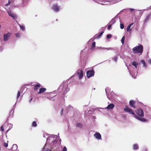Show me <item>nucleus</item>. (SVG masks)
I'll use <instances>...</instances> for the list:
<instances>
[{
    "label": "nucleus",
    "mask_w": 151,
    "mask_h": 151,
    "mask_svg": "<svg viewBox=\"0 0 151 151\" xmlns=\"http://www.w3.org/2000/svg\"><path fill=\"white\" fill-rule=\"evenodd\" d=\"M58 137L59 138V137L57 135L49 134L46 139L47 144L52 141L50 144L49 146L53 151H57L58 148V145L61 143V139H58Z\"/></svg>",
    "instance_id": "f257e3e1"
},
{
    "label": "nucleus",
    "mask_w": 151,
    "mask_h": 151,
    "mask_svg": "<svg viewBox=\"0 0 151 151\" xmlns=\"http://www.w3.org/2000/svg\"><path fill=\"white\" fill-rule=\"evenodd\" d=\"M58 89L63 95L66 94L70 90V88L68 87V82L63 81L58 87Z\"/></svg>",
    "instance_id": "f03ea898"
},
{
    "label": "nucleus",
    "mask_w": 151,
    "mask_h": 151,
    "mask_svg": "<svg viewBox=\"0 0 151 151\" xmlns=\"http://www.w3.org/2000/svg\"><path fill=\"white\" fill-rule=\"evenodd\" d=\"M138 46H137L132 49L133 52L136 53H139L140 55L142 54L143 52V47L142 45L138 44Z\"/></svg>",
    "instance_id": "7ed1b4c3"
},
{
    "label": "nucleus",
    "mask_w": 151,
    "mask_h": 151,
    "mask_svg": "<svg viewBox=\"0 0 151 151\" xmlns=\"http://www.w3.org/2000/svg\"><path fill=\"white\" fill-rule=\"evenodd\" d=\"M135 112L138 116L141 117H143L144 116V114L143 110L141 108H138L136 111Z\"/></svg>",
    "instance_id": "20e7f679"
},
{
    "label": "nucleus",
    "mask_w": 151,
    "mask_h": 151,
    "mask_svg": "<svg viewBox=\"0 0 151 151\" xmlns=\"http://www.w3.org/2000/svg\"><path fill=\"white\" fill-rule=\"evenodd\" d=\"M95 72L93 70H88L86 72V76L88 78L93 76L94 75Z\"/></svg>",
    "instance_id": "39448f33"
},
{
    "label": "nucleus",
    "mask_w": 151,
    "mask_h": 151,
    "mask_svg": "<svg viewBox=\"0 0 151 151\" xmlns=\"http://www.w3.org/2000/svg\"><path fill=\"white\" fill-rule=\"evenodd\" d=\"M124 111L126 112H128L129 114H131L134 116V117L136 114L134 112L133 110L129 108L128 106H127L124 109Z\"/></svg>",
    "instance_id": "423d86ee"
},
{
    "label": "nucleus",
    "mask_w": 151,
    "mask_h": 151,
    "mask_svg": "<svg viewBox=\"0 0 151 151\" xmlns=\"http://www.w3.org/2000/svg\"><path fill=\"white\" fill-rule=\"evenodd\" d=\"M114 106L113 104H109L108 105V106H107L106 108H97V110H98L99 111L101 112L100 110H99V109H103V110L105 109H112L114 108Z\"/></svg>",
    "instance_id": "0eeeda50"
},
{
    "label": "nucleus",
    "mask_w": 151,
    "mask_h": 151,
    "mask_svg": "<svg viewBox=\"0 0 151 151\" xmlns=\"http://www.w3.org/2000/svg\"><path fill=\"white\" fill-rule=\"evenodd\" d=\"M12 33L10 32H8L7 33L3 35L4 40V41H7L11 36Z\"/></svg>",
    "instance_id": "6e6552de"
},
{
    "label": "nucleus",
    "mask_w": 151,
    "mask_h": 151,
    "mask_svg": "<svg viewBox=\"0 0 151 151\" xmlns=\"http://www.w3.org/2000/svg\"><path fill=\"white\" fill-rule=\"evenodd\" d=\"M52 9L55 12H58L60 10L59 7L57 4H53L52 7Z\"/></svg>",
    "instance_id": "1a4fd4ad"
},
{
    "label": "nucleus",
    "mask_w": 151,
    "mask_h": 151,
    "mask_svg": "<svg viewBox=\"0 0 151 151\" xmlns=\"http://www.w3.org/2000/svg\"><path fill=\"white\" fill-rule=\"evenodd\" d=\"M76 73L78 76V77L80 79H81L83 77V72L82 70L79 69L78 70Z\"/></svg>",
    "instance_id": "9d476101"
},
{
    "label": "nucleus",
    "mask_w": 151,
    "mask_h": 151,
    "mask_svg": "<svg viewBox=\"0 0 151 151\" xmlns=\"http://www.w3.org/2000/svg\"><path fill=\"white\" fill-rule=\"evenodd\" d=\"M127 68L129 70V72L130 75L132 76V78H135L137 76V72L136 71H134L132 70L130 71L128 67Z\"/></svg>",
    "instance_id": "9b49d317"
},
{
    "label": "nucleus",
    "mask_w": 151,
    "mask_h": 151,
    "mask_svg": "<svg viewBox=\"0 0 151 151\" xmlns=\"http://www.w3.org/2000/svg\"><path fill=\"white\" fill-rule=\"evenodd\" d=\"M134 117L138 120L142 122H146L147 121L146 119L143 118L142 117H141L139 116H138L136 115H135Z\"/></svg>",
    "instance_id": "f8f14e48"
},
{
    "label": "nucleus",
    "mask_w": 151,
    "mask_h": 151,
    "mask_svg": "<svg viewBox=\"0 0 151 151\" xmlns=\"http://www.w3.org/2000/svg\"><path fill=\"white\" fill-rule=\"evenodd\" d=\"M93 136L98 140H99L102 139L101 135L99 132H96L94 134Z\"/></svg>",
    "instance_id": "ddd939ff"
},
{
    "label": "nucleus",
    "mask_w": 151,
    "mask_h": 151,
    "mask_svg": "<svg viewBox=\"0 0 151 151\" xmlns=\"http://www.w3.org/2000/svg\"><path fill=\"white\" fill-rule=\"evenodd\" d=\"M7 12L9 16L12 17L13 19H15L17 18V16L15 14L13 13L11 11H8Z\"/></svg>",
    "instance_id": "4468645a"
},
{
    "label": "nucleus",
    "mask_w": 151,
    "mask_h": 151,
    "mask_svg": "<svg viewBox=\"0 0 151 151\" xmlns=\"http://www.w3.org/2000/svg\"><path fill=\"white\" fill-rule=\"evenodd\" d=\"M47 143H46L44 146V147L42 148L41 151H52L51 149L48 148L47 147Z\"/></svg>",
    "instance_id": "2eb2a0df"
},
{
    "label": "nucleus",
    "mask_w": 151,
    "mask_h": 151,
    "mask_svg": "<svg viewBox=\"0 0 151 151\" xmlns=\"http://www.w3.org/2000/svg\"><path fill=\"white\" fill-rule=\"evenodd\" d=\"M150 16L151 14H149L148 15L146 16L144 20V24H145L146 23H147L149 21V20L150 19Z\"/></svg>",
    "instance_id": "dca6fc26"
},
{
    "label": "nucleus",
    "mask_w": 151,
    "mask_h": 151,
    "mask_svg": "<svg viewBox=\"0 0 151 151\" xmlns=\"http://www.w3.org/2000/svg\"><path fill=\"white\" fill-rule=\"evenodd\" d=\"M133 23H132L129 24L127 28V32H131L132 29L130 28L131 26L133 24Z\"/></svg>",
    "instance_id": "f3484780"
},
{
    "label": "nucleus",
    "mask_w": 151,
    "mask_h": 151,
    "mask_svg": "<svg viewBox=\"0 0 151 151\" xmlns=\"http://www.w3.org/2000/svg\"><path fill=\"white\" fill-rule=\"evenodd\" d=\"M104 31H102L101 33H100V34L97 36V35H96L94 36V38L95 39H99L100 38L101 36L102 35V34H103V33H104Z\"/></svg>",
    "instance_id": "a211bd4d"
},
{
    "label": "nucleus",
    "mask_w": 151,
    "mask_h": 151,
    "mask_svg": "<svg viewBox=\"0 0 151 151\" xmlns=\"http://www.w3.org/2000/svg\"><path fill=\"white\" fill-rule=\"evenodd\" d=\"M139 149V145L137 144H135L133 145V149L134 150H137Z\"/></svg>",
    "instance_id": "6ab92c4d"
},
{
    "label": "nucleus",
    "mask_w": 151,
    "mask_h": 151,
    "mask_svg": "<svg viewBox=\"0 0 151 151\" xmlns=\"http://www.w3.org/2000/svg\"><path fill=\"white\" fill-rule=\"evenodd\" d=\"M135 101L133 100H131L129 102V104L131 106L134 108H135V106H134Z\"/></svg>",
    "instance_id": "aec40b11"
},
{
    "label": "nucleus",
    "mask_w": 151,
    "mask_h": 151,
    "mask_svg": "<svg viewBox=\"0 0 151 151\" xmlns=\"http://www.w3.org/2000/svg\"><path fill=\"white\" fill-rule=\"evenodd\" d=\"M46 90V89L45 88H40L39 90V91L38 93L39 94L42 93Z\"/></svg>",
    "instance_id": "412c9836"
},
{
    "label": "nucleus",
    "mask_w": 151,
    "mask_h": 151,
    "mask_svg": "<svg viewBox=\"0 0 151 151\" xmlns=\"http://www.w3.org/2000/svg\"><path fill=\"white\" fill-rule=\"evenodd\" d=\"M140 63L143 64V67L145 68H147V66L146 63L145 61L143 60H140Z\"/></svg>",
    "instance_id": "4be33fe9"
},
{
    "label": "nucleus",
    "mask_w": 151,
    "mask_h": 151,
    "mask_svg": "<svg viewBox=\"0 0 151 151\" xmlns=\"http://www.w3.org/2000/svg\"><path fill=\"white\" fill-rule=\"evenodd\" d=\"M132 65L134 66L135 68L137 69V67H138V64L137 63L136 61H133L132 63Z\"/></svg>",
    "instance_id": "5701e85b"
},
{
    "label": "nucleus",
    "mask_w": 151,
    "mask_h": 151,
    "mask_svg": "<svg viewBox=\"0 0 151 151\" xmlns=\"http://www.w3.org/2000/svg\"><path fill=\"white\" fill-rule=\"evenodd\" d=\"M18 25L19 26L20 29H22V30L24 31L25 30V27L24 25H21L19 23H18Z\"/></svg>",
    "instance_id": "b1692460"
},
{
    "label": "nucleus",
    "mask_w": 151,
    "mask_h": 151,
    "mask_svg": "<svg viewBox=\"0 0 151 151\" xmlns=\"http://www.w3.org/2000/svg\"><path fill=\"white\" fill-rule=\"evenodd\" d=\"M67 110L68 111H72L73 110V107L71 105H69L67 107Z\"/></svg>",
    "instance_id": "393cba45"
},
{
    "label": "nucleus",
    "mask_w": 151,
    "mask_h": 151,
    "mask_svg": "<svg viewBox=\"0 0 151 151\" xmlns=\"http://www.w3.org/2000/svg\"><path fill=\"white\" fill-rule=\"evenodd\" d=\"M109 91V88L106 87L105 88L106 93V94L107 97L108 99H109V95H109V93H108V91Z\"/></svg>",
    "instance_id": "a878e982"
},
{
    "label": "nucleus",
    "mask_w": 151,
    "mask_h": 151,
    "mask_svg": "<svg viewBox=\"0 0 151 151\" xmlns=\"http://www.w3.org/2000/svg\"><path fill=\"white\" fill-rule=\"evenodd\" d=\"M40 84L39 83L35 85L34 88V90L35 91L37 90L38 89V88L40 87Z\"/></svg>",
    "instance_id": "bb28decb"
},
{
    "label": "nucleus",
    "mask_w": 151,
    "mask_h": 151,
    "mask_svg": "<svg viewBox=\"0 0 151 151\" xmlns=\"http://www.w3.org/2000/svg\"><path fill=\"white\" fill-rule=\"evenodd\" d=\"M76 126L77 127L81 128L83 126L82 124L80 123H77L76 124Z\"/></svg>",
    "instance_id": "cd10ccee"
},
{
    "label": "nucleus",
    "mask_w": 151,
    "mask_h": 151,
    "mask_svg": "<svg viewBox=\"0 0 151 151\" xmlns=\"http://www.w3.org/2000/svg\"><path fill=\"white\" fill-rule=\"evenodd\" d=\"M18 148V146L16 144H14L13 145V147L12 148V149L13 150H16Z\"/></svg>",
    "instance_id": "c85d7f7f"
},
{
    "label": "nucleus",
    "mask_w": 151,
    "mask_h": 151,
    "mask_svg": "<svg viewBox=\"0 0 151 151\" xmlns=\"http://www.w3.org/2000/svg\"><path fill=\"white\" fill-rule=\"evenodd\" d=\"M96 47V42H93L91 46V49H94Z\"/></svg>",
    "instance_id": "c756f323"
},
{
    "label": "nucleus",
    "mask_w": 151,
    "mask_h": 151,
    "mask_svg": "<svg viewBox=\"0 0 151 151\" xmlns=\"http://www.w3.org/2000/svg\"><path fill=\"white\" fill-rule=\"evenodd\" d=\"M118 58V57L117 56H115L114 58H112V59L113 60H114L116 62L117 61V59Z\"/></svg>",
    "instance_id": "7c9ffc66"
},
{
    "label": "nucleus",
    "mask_w": 151,
    "mask_h": 151,
    "mask_svg": "<svg viewBox=\"0 0 151 151\" xmlns=\"http://www.w3.org/2000/svg\"><path fill=\"white\" fill-rule=\"evenodd\" d=\"M37 126L36 122L35 121H33L32 123V126L33 127H36Z\"/></svg>",
    "instance_id": "2f4dec72"
},
{
    "label": "nucleus",
    "mask_w": 151,
    "mask_h": 151,
    "mask_svg": "<svg viewBox=\"0 0 151 151\" xmlns=\"http://www.w3.org/2000/svg\"><path fill=\"white\" fill-rule=\"evenodd\" d=\"M111 22H112V23H111V24H114V23L115 22H116V20H115V19L114 18H112L111 21L110 22V23H111Z\"/></svg>",
    "instance_id": "473e14b6"
},
{
    "label": "nucleus",
    "mask_w": 151,
    "mask_h": 151,
    "mask_svg": "<svg viewBox=\"0 0 151 151\" xmlns=\"http://www.w3.org/2000/svg\"><path fill=\"white\" fill-rule=\"evenodd\" d=\"M11 1H13V0H9L8 3L5 5V6H7L9 5L11 3Z\"/></svg>",
    "instance_id": "72a5a7b5"
},
{
    "label": "nucleus",
    "mask_w": 151,
    "mask_h": 151,
    "mask_svg": "<svg viewBox=\"0 0 151 151\" xmlns=\"http://www.w3.org/2000/svg\"><path fill=\"white\" fill-rule=\"evenodd\" d=\"M15 35L18 38H20L21 37L20 34L19 32L16 33Z\"/></svg>",
    "instance_id": "f704fd0d"
},
{
    "label": "nucleus",
    "mask_w": 151,
    "mask_h": 151,
    "mask_svg": "<svg viewBox=\"0 0 151 151\" xmlns=\"http://www.w3.org/2000/svg\"><path fill=\"white\" fill-rule=\"evenodd\" d=\"M124 40H125V37H124V36L122 38V39L121 40V42L123 44L124 43Z\"/></svg>",
    "instance_id": "c9c22d12"
},
{
    "label": "nucleus",
    "mask_w": 151,
    "mask_h": 151,
    "mask_svg": "<svg viewBox=\"0 0 151 151\" xmlns=\"http://www.w3.org/2000/svg\"><path fill=\"white\" fill-rule=\"evenodd\" d=\"M103 49H104L107 50H113V48H111V47H109V48L103 47Z\"/></svg>",
    "instance_id": "e433bc0d"
},
{
    "label": "nucleus",
    "mask_w": 151,
    "mask_h": 151,
    "mask_svg": "<svg viewBox=\"0 0 151 151\" xmlns=\"http://www.w3.org/2000/svg\"><path fill=\"white\" fill-rule=\"evenodd\" d=\"M20 91H18V92L17 96V100L18 99L20 95Z\"/></svg>",
    "instance_id": "4c0bfd02"
},
{
    "label": "nucleus",
    "mask_w": 151,
    "mask_h": 151,
    "mask_svg": "<svg viewBox=\"0 0 151 151\" xmlns=\"http://www.w3.org/2000/svg\"><path fill=\"white\" fill-rule=\"evenodd\" d=\"M130 10V11L131 12H132L133 11L135 10V9H132V8H129V9H124L123 10Z\"/></svg>",
    "instance_id": "58836bf2"
},
{
    "label": "nucleus",
    "mask_w": 151,
    "mask_h": 151,
    "mask_svg": "<svg viewBox=\"0 0 151 151\" xmlns=\"http://www.w3.org/2000/svg\"><path fill=\"white\" fill-rule=\"evenodd\" d=\"M120 27L121 29H123L124 28V26L123 24H120Z\"/></svg>",
    "instance_id": "ea45409f"
},
{
    "label": "nucleus",
    "mask_w": 151,
    "mask_h": 151,
    "mask_svg": "<svg viewBox=\"0 0 151 151\" xmlns=\"http://www.w3.org/2000/svg\"><path fill=\"white\" fill-rule=\"evenodd\" d=\"M113 0H107V2H113V3H116L117 2V1H114L113 2Z\"/></svg>",
    "instance_id": "a19ab883"
},
{
    "label": "nucleus",
    "mask_w": 151,
    "mask_h": 151,
    "mask_svg": "<svg viewBox=\"0 0 151 151\" xmlns=\"http://www.w3.org/2000/svg\"><path fill=\"white\" fill-rule=\"evenodd\" d=\"M49 134L44 133L43 134V137H44L46 138L47 137L49 136Z\"/></svg>",
    "instance_id": "79ce46f5"
},
{
    "label": "nucleus",
    "mask_w": 151,
    "mask_h": 151,
    "mask_svg": "<svg viewBox=\"0 0 151 151\" xmlns=\"http://www.w3.org/2000/svg\"><path fill=\"white\" fill-rule=\"evenodd\" d=\"M112 37V35L111 34H109L107 35L106 37L107 38H109Z\"/></svg>",
    "instance_id": "37998d69"
},
{
    "label": "nucleus",
    "mask_w": 151,
    "mask_h": 151,
    "mask_svg": "<svg viewBox=\"0 0 151 151\" xmlns=\"http://www.w3.org/2000/svg\"><path fill=\"white\" fill-rule=\"evenodd\" d=\"M62 151H67V149L65 146L63 147Z\"/></svg>",
    "instance_id": "c03bdc74"
},
{
    "label": "nucleus",
    "mask_w": 151,
    "mask_h": 151,
    "mask_svg": "<svg viewBox=\"0 0 151 151\" xmlns=\"http://www.w3.org/2000/svg\"><path fill=\"white\" fill-rule=\"evenodd\" d=\"M4 147H7L8 146V144L6 142H4Z\"/></svg>",
    "instance_id": "a18cd8bd"
},
{
    "label": "nucleus",
    "mask_w": 151,
    "mask_h": 151,
    "mask_svg": "<svg viewBox=\"0 0 151 151\" xmlns=\"http://www.w3.org/2000/svg\"><path fill=\"white\" fill-rule=\"evenodd\" d=\"M1 129L2 131V132H4V129L3 127V126H2L1 127Z\"/></svg>",
    "instance_id": "49530a36"
},
{
    "label": "nucleus",
    "mask_w": 151,
    "mask_h": 151,
    "mask_svg": "<svg viewBox=\"0 0 151 151\" xmlns=\"http://www.w3.org/2000/svg\"><path fill=\"white\" fill-rule=\"evenodd\" d=\"M105 28L104 27H102L101 28L100 30L103 31H104V30H105Z\"/></svg>",
    "instance_id": "de8ad7c7"
},
{
    "label": "nucleus",
    "mask_w": 151,
    "mask_h": 151,
    "mask_svg": "<svg viewBox=\"0 0 151 151\" xmlns=\"http://www.w3.org/2000/svg\"><path fill=\"white\" fill-rule=\"evenodd\" d=\"M113 24H110L108 26V29H110L111 27V25H112Z\"/></svg>",
    "instance_id": "09e8293b"
},
{
    "label": "nucleus",
    "mask_w": 151,
    "mask_h": 151,
    "mask_svg": "<svg viewBox=\"0 0 151 151\" xmlns=\"http://www.w3.org/2000/svg\"><path fill=\"white\" fill-rule=\"evenodd\" d=\"M63 108H62L61 111H60V114H61V115H62L63 114Z\"/></svg>",
    "instance_id": "8fccbe9b"
},
{
    "label": "nucleus",
    "mask_w": 151,
    "mask_h": 151,
    "mask_svg": "<svg viewBox=\"0 0 151 151\" xmlns=\"http://www.w3.org/2000/svg\"><path fill=\"white\" fill-rule=\"evenodd\" d=\"M119 14V13H118L116 16L114 17V18L115 19H116V18H118V15Z\"/></svg>",
    "instance_id": "3c124183"
},
{
    "label": "nucleus",
    "mask_w": 151,
    "mask_h": 151,
    "mask_svg": "<svg viewBox=\"0 0 151 151\" xmlns=\"http://www.w3.org/2000/svg\"><path fill=\"white\" fill-rule=\"evenodd\" d=\"M14 109L12 108L11 111L10 113L12 111H13L12 114L14 113Z\"/></svg>",
    "instance_id": "603ef678"
},
{
    "label": "nucleus",
    "mask_w": 151,
    "mask_h": 151,
    "mask_svg": "<svg viewBox=\"0 0 151 151\" xmlns=\"http://www.w3.org/2000/svg\"><path fill=\"white\" fill-rule=\"evenodd\" d=\"M16 103H15V104L13 106L12 108L15 109L16 106Z\"/></svg>",
    "instance_id": "864d4df0"
},
{
    "label": "nucleus",
    "mask_w": 151,
    "mask_h": 151,
    "mask_svg": "<svg viewBox=\"0 0 151 151\" xmlns=\"http://www.w3.org/2000/svg\"><path fill=\"white\" fill-rule=\"evenodd\" d=\"M101 2H107V0H103L101 1Z\"/></svg>",
    "instance_id": "5fc2aeb1"
},
{
    "label": "nucleus",
    "mask_w": 151,
    "mask_h": 151,
    "mask_svg": "<svg viewBox=\"0 0 151 151\" xmlns=\"http://www.w3.org/2000/svg\"><path fill=\"white\" fill-rule=\"evenodd\" d=\"M148 62H149V63L150 64H151V59H150L149 60H148Z\"/></svg>",
    "instance_id": "6e6d98bb"
},
{
    "label": "nucleus",
    "mask_w": 151,
    "mask_h": 151,
    "mask_svg": "<svg viewBox=\"0 0 151 151\" xmlns=\"http://www.w3.org/2000/svg\"><path fill=\"white\" fill-rule=\"evenodd\" d=\"M32 100V97L31 98V99H30V100H29V103H31Z\"/></svg>",
    "instance_id": "4d7b16f0"
},
{
    "label": "nucleus",
    "mask_w": 151,
    "mask_h": 151,
    "mask_svg": "<svg viewBox=\"0 0 151 151\" xmlns=\"http://www.w3.org/2000/svg\"><path fill=\"white\" fill-rule=\"evenodd\" d=\"M143 12H140L139 13V14L140 15H142L143 13Z\"/></svg>",
    "instance_id": "13d9d810"
},
{
    "label": "nucleus",
    "mask_w": 151,
    "mask_h": 151,
    "mask_svg": "<svg viewBox=\"0 0 151 151\" xmlns=\"http://www.w3.org/2000/svg\"><path fill=\"white\" fill-rule=\"evenodd\" d=\"M0 49L1 51H2L3 50V48H2V47H0Z\"/></svg>",
    "instance_id": "bf43d9fd"
},
{
    "label": "nucleus",
    "mask_w": 151,
    "mask_h": 151,
    "mask_svg": "<svg viewBox=\"0 0 151 151\" xmlns=\"http://www.w3.org/2000/svg\"><path fill=\"white\" fill-rule=\"evenodd\" d=\"M22 89H23V87H22L20 88V91H22Z\"/></svg>",
    "instance_id": "052dcab7"
},
{
    "label": "nucleus",
    "mask_w": 151,
    "mask_h": 151,
    "mask_svg": "<svg viewBox=\"0 0 151 151\" xmlns=\"http://www.w3.org/2000/svg\"><path fill=\"white\" fill-rule=\"evenodd\" d=\"M101 4L102 5H106V4H105L103 3H101Z\"/></svg>",
    "instance_id": "680f3d73"
},
{
    "label": "nucleus",
    "mask_w": 151,
    "mask_h": 151,
    "mask_svg": "<svg viewBox=\"0 0 151 151\" xmlns=\"http://www.w3.org/2000/svg\"><path fill=\"white\" fill-rule=\"evenodd\" d=\"M96 116H93V119H96Z\"/></svg>",
    "instance_id": "e2e57ef3"
},
{
    "label": "nucleus",
    "mask_w": 151,
    "mask_h": 151,
    "mask_svg": "<svg viewBox=\"0 0 151 151\" xmlns=\"http://www.w3.org/2000/svg\"><path fill=\"white\" fill-rule=\"evenodd\" d=\"M99 48L100 49H103V47H99Z\"/></svg>",
    "instance_id": "0e129e2a"
},
{
    "label": "nucleus",
    "mask_w": 151,
    "mask_h": 151,
    "mask_svg": "<svg viewBox=\"0 0 151 151\" xmlns=\"http://www.w3.org/2000/svg\"><path fill=\"white\" fill-rule=\"evenodd\" d=\"M116 54L117 55H119V52H116Z\"/></svg>",
    "instance_id": "69168bd1"
},
{
    "label": "nucleus",
    "mask_w": 151,
    "mask_h": 151,
    "mask_svg": "<svg viewBox=\"0 0 151 151\" xmlns=\"http://www.w3.org/2000/svg\"><path fill=\"white\" fill-rule=\"evenodd\" d=\"M83 52V50L81 51V55H82Z\"/></svg>",
    "instance_id": "338daca9"
},
{
    "label": "nucleus",
    "mask_w": 151,
    "mask_h": 151,
    "mask_svg": "<svg viewBox=\"0 0 151 151\" xmlns=\"http://www.w3.org/2000/svg\"><path fill=\"white\" fill-rule=\"evenodd\" d=\"M91 39L89 41H88V42H91Z\"/></svg>",
    "instance_id": "774afa93"
}]
</instances>
